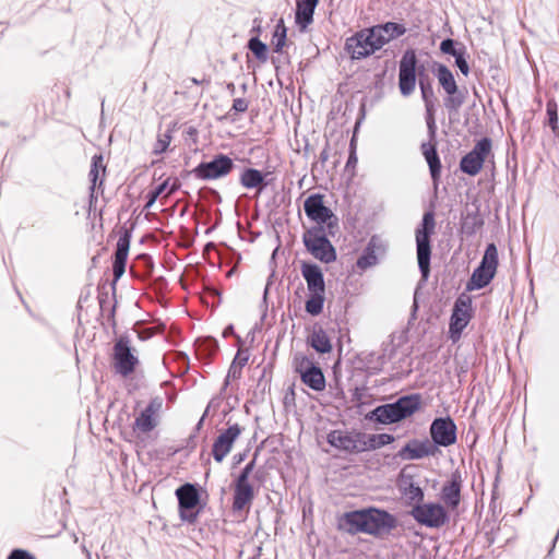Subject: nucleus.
I'll use <instances>...</instances> for the list:
<instances>
[{
  "label": "nucleus",
  "mask_w": 559,
  "mask_h": 559,
  "mask_svg": "<svg viewBox=\"0 0 559 559\" xmlns=\"http://www.w3.org/2000/svg\"><path fill=\"white\" fill-rule=\"evenodd\" d=\"M490 154L491 142L488 139L478 141L475 147L462 158L461 169L471 176L477 175Z\"/></svg>",
  "instance_id": "obj_11"
},
{
  "label": "nucleus",
  "mask_w": 559,
  "mask_h": 559,
  "mask_svg": "<svg viewBox=\"0 0 559 559\" xmlns=\"http://www.w3.org/2000/svg\"><path fill=\"white\" fill-rule=\"evenodd\" d=\"M433 441L439 445H450L456 440V427L449 418L436 419L430 428Z\"/></svg>",
  "instance_id": "obj_19"
},
{
  "label": "nucleus",
  "mask_w": 559,
  "mask_h": 559,
  "mask_svg": "<svg viewBox=\"0 0 559 559\" xmlns=\"http://www.w3.org/2000/svg\"><path fill=\"white\" fill-rule=\"evenodd\" d=\"M440 50L443 52V53H450L452 56H456L460 53V51H457L455 48H454V41L452 39H445L441 43L440 45Z\"/></svg>",
  "instance_id": "obj_45"
},
{
  "label": "nucleus",
  "mask_w": 559,
  "mask_h": 559,
  "mask_svg": "<svg viewBox=\"0 0 559 559\" xmlns=\"http://www.w3.org/2000/svg\"><path fill=\"white\" fill-rule=\"evenodd\" d=\"M393 441H394V437L389 433H379V435L362 433V442H364V447H366V451L382 448L386 444L392 443Z\"/></svg>",
  "instance_id": "obj_31"
},
{
  "label": "nucleus",
  "mask_w": 559,
  "mask_h": 559,
  "mask_svg": "<svg viewBox=\"0 0 559 559\" xmlns=\"http://www.w3.org/2000/svg\"><path fill=\"white\" fill-rule=\"evenodd\" d=\"M171 177H168L165 181L156 185L152 190L148 191L146 198V207H151L157 198L168 189V193L175 192V181L170 182Z\"/></svg>",
  "instance_id": "obj_33"
},
{
  "label": "nucleus",
  "mask_w": 559,
  "mask_h": 559,
  "mask_svg": "<svg viewBox=\"0 0 559 559\" xmlns=\"http://www.w3.org/2000/svg\"><path fill=\"white\" fill-rule=\"evenodd\" d=\"M252 469V463L248 464L243 469L242 474L239 476L236 483L235 488V497H234V507L238 510L243 509L248 506L253 499V489L248 481L249 474Z\"/></svg>",
  "instance_id": "obj_20"
},
{
  "label": "nucleus",
  "mask_w": 559,
  "mask_h": 559,
  "mask_svg": "<svg viewBox=\"0 0 559 559\" xmlns=\"http://www.w3.org/2000/svg\"><path fill=\"white\" fill-rule=\"evenodd\" d=\"M174 132H175V120L167 121L166 119H164L160 122L157 141L153 148L154 154H156V155L162 154L168 148V146L173 140Z\"/></svg>",
  "instance_id": "obj_26"
},
{
  "label": "nucleus",
  "mask_w": 559,
  "mask_h": 559,
  "mask_svg": "<svg viewBox=\"0 0 559 559\" xmlns=\"http://www.w3.org/2000/svg\"><path fill=\"white\" fill-rule=\"evenodd\" d=\"M412 515L417 522L430 527L442 525L447 519L443 507L438 503L417 504L413 508Z\"/></svg>",
  "instance_id": "obj_15"
},
{
  "label": "nucleus",
  "mask_w": 559,
  "mask_h": 559,
  "mask_svg": "<svg viewBox=\"0 0 559 559\" xmlns=\"http://www.w3.org/2000/svg\"><path fill=\"white\" fill-rule=\"evenodd\" d=\"M1 126L7 127L8 123L7 122H1Z\"/></svg>",
  "instance_id": "obj_54"
},
{
  "label": "nucleus",
  "mask_w": 559,
  "mask_h": 559,
  "mask_svg": "<svg viewBox=\"0 0 559 559\" xmlns=\"http://www.w3.org/2000/svg\"><path fill=\"white\" fill-rule=\"evenodd\" d=\"M324 302V293H311L310 298L306 302V310L310 314H319L322 311Z\"/></svg>",
  "instance_id": "obj_37"
},
{
  "label": "nucleus",
  "mask_w": 559,
  "mask_h": 559,
  "mask_svg": "<svg viewBox=\"0 0 559 559\" xmlns=\"http://www.w3.org/2000/svg\"><path fill=\"white\" fill-rule=\"evenodd\" d=\"M97 292H98L97 298H98V302H99V308H100V311L104 312L106 305L108 304V299H109V294L107 290V282L99 283L97 286Z\"/></svg>",
  "instance_id": "obj_41"
},
{
  "label": "nucleus",
  "mask_w": 559,
  "mask_h": 559,
  "mask_svg": "<svg viewBox=\"0 0 559 559\" xmlns=\"http://www.w3.org/2000/svg\"><path fill=\"white\" fill-rule=\"evenodd\" d=\"M420 404L418 395L405 396L395 403L377 407L371 417L384 425L397 423L413 415L420 407Z\"/></svg>",
  "instance_id": "obj_2"
},
{
  "label": "nucleus",
  "mask_w": 559,
  "mask_h": 559,
  "mask_svg": "<svg viewBox=\"0 0 559 559\" xmlns=\"http://www.w3.org/2000/svg\"><path fill=\"white\" fill-rule=\"evenodd\" d=\"M84 550L86 551L87 558L92 559L90 551H87L86 549H84Z\"/></svg>",
  "instance_id": "obj_52"
},
{
  "label": "nucleus",
  "mask_w": 559,
  "mask_h": 559,
  "mask_svg": "<svg viewBox=\"0 0 559 559\" xmlns=\"http://www.w3.org/2000/svg\"><path fill=\"white\" fill-rule=\"evenodd\" d=\"M159 397L152 399L148 404L140 412L133 423V430L142 433H148L157 426L156 414L162 408Z\"/></svg>",
  "instance_id": "obj_17"
},
{
  "label": "nucleus",
  "mask_w": 559,
  "mask_h": 559,
  "mask_svg": "<svg viewBox=\"0 0 559 559\" xmlns=\"http://www.w3.org/2000/svg\"><path fill=\"white\" fill-rule=\"evenodd\" d=\"M116 306H117V301L115 300L114 305L110 307L109 312H108V319L111 320L114 326L116 325V321H115Z\"/></svg>",
  "instance_id": "obj_48"
},
{
  "label": "nucleus",
  "mask_w": 559,
  "mask_h": 559,
  "mask_svg": "<svg viewBox=\"0 0 559 559\" xmlns=\"http://www.w3.org/2000/svg\"><path fill=\"white\" fill-rule=\"evenodd\" d=\"M304 242L311 254L325 263L332 262L336 258L335 250L331 242L317 230L310 229L304 236Z\"/></svg>",
  "instance_id": "obj_12"
},
{
  "label": "nucleus",
  "mask_w": 559,
  "mask_h": 559,
  "mask_svg": "<svg viewBox=\"0 0 559 559\" xmlns=\"http://www.w3.org/2000/svg\"><path fill=\"white\" fill-rule=\"evenodd\" d=\"M435 229V217L431 213H426L423 218L421 227L416 231L417 260L423 276L426 278L429 273L430 246L429 238Z\"/></svg>",
  "instance_id": "obj_6"
},
{
  "label": "nucleus",
  "mask_w": 559,
  "mask_h": 559,
  "mask_svg": "<svg viewBox=\"0 0 559 559\" xmlns=\"http://www.w3.org/2000/svg\"><path fill=\"white\" fill-rule=\"evenodd\" d=\"M241 183L246 188H257L263 182V175L255 169H247L240 178Z\"/></svg>",
  "instance_id": "obj_36"
},
{
  "label": "nucleus",
  "mask_w": 559,
  "mask_h": 559,
  "mask_svg": "<svg viewBox=\"0 0 559 559\" xmlns=\"http://www.w3.org/2000/svg\"><path fill=\"white\" fill-rule=\"evenodd\" d=\"M140 360L134 355L128 335H120L112 348L111 365L115 372L123 378L130 377L139 366Z\"/></svg>",
  "instance_id": "obj_3"
},
{
  "label": "nucleus",
  "mask_w": 559,
  "mask_h": 559,
  "mask_svg": "<svg viewBox=\"0 0 559 559\" xmlns=\"http://www.w3.org/2000/svg\"><path fill=\"white\" fill-rule=\"evenodd\" d=\"M131 238L132 228L127 227L126 225L121 226L118 233L115 252L111 257L112 281L110 283V288L114 298L116 297L117 283L126 273Z\"/></svg>",
  "instance_id": "obj_4"
},
{
  "label": "nucleus",
  "mask_w": 559,
  "mask_h": 559,
  "mask_svg": "<svg viewBox=\"0 0 559 559\" xmlns=\"http://www.w3.org/2000/svg\"><path fill=\"white\" fill-rule=\"evenodd\" d=\"M399 489L405 501L413 508L424 499V491L414 483L413 476L406 472H403L400 476Z\"/></svg>",
  "instance_id": "obj_22"
},
{
  "label": "nucleus",
  "mask_w": 559,
  "mask_h": 559,
  "mask_svg": "<svg viewBox=\"0 0 559 559\" xmlns=\"http://www.w3.org/2000/svg\"><path fill=\"white\" fill-rule=\"evenodd\" d=\"M304 210L307 217L320 226L332 227L336 222L333 212L325 205L320 194L309 195L305 200Z\"/></svg>",
  "instance_id": "obj_8"
},
{
  "label": "nucleus",
  "mask_w": 559,
  "mask_h": 559,
  "mask_svg": "<svg viewBox=\"0 0 559 559\" xmlns=\"http://www.w3.org/2000/svg\"><path fill=\"white\" fill-rule=\"evenodd\" d=\"M239 435V427L233 426L217 438L213 447V455L217 462H222L224 457L230 452L233 444Z\"/></svg>",
  "instance_id": "obj_23"
},
{
  "label": "nucleus",
  "mask_w": 559,
  "mask_h": 559,
  "mask_svg": "<svg viewBox=\"0 0 559 559\" xmlns=\"http://www.w3.org/2000/svg\"><path fill=\"white\" fill-rule=\"evenodd\" d=\"M249 49L252 51V53L260 60H266V52L267 48L266 45L263 44L258 38H251L249 40Z\"/></svg>",
  "instance_id": "obj_40"
},
{
  "label": "nucleus",
  "mask_w": 559,
  "mask_h": 559,
  "mask_svg": "<svg viewBox=\"0 0 559 559\" xmlns=\"http://www.w3.org/2000/svg\"><path fill=\"white\" fill-rule=\"evenodd\" d=\"M423 154L429 165L432 177L436 178L440 170V163L435 147L429 143L423 144Z\"/></svg>",
  "instance_id": "obj_34"
},
{
  "label": "nucleus",
  "mask_w": 559,
  "mask_h": 559,
  "mask_svg": "<svg viewBox=\"0 0 559 559\" xmlns=\"http://www.w3.org/2000/svg\"><path fill=\"white\" fill-rule=\"evenodd\" d=\"M91 296L90 289L82 290L78 300V308H81L84 302L88 300Z\"/></svg>",
  "instance_id": "obj_47"
},
{
  "label": "nucleus",
  "mask_w": 559,
  "mask_h": 559,
  "mask_svg": "<svg viewBox=\"0 0 559 559\" xmlns=\"http://www.w3.org/2000/svg\"><path fill=\"white\" fill-rule=\"evenodd\" d=\"M547 115L549 117L551 129L555 131L557 129L558 115L557 105L554 102H549L547 104Z\"/></svg>",
  "instance_id": "obj_44"
},
{
  "label": "nucleus",
  "mask_w": 559,
  "mask_h": 559,
  "mask_svg": "<svg viewBox=\"0 0 559 559\" xmlns=\"http://www.w3.org/2000/svg\"><path fill=\"white\" fill-rule=\"evenodd\" d=\"M436 75L440 85L448 94L453 95L456 93L457 86L454 76L445 66L439 64Z\"/></svg>",
  "instance_id": "obj_30"
},
{
  "label": "nucleus",
  "mask_w": 559,
  "mask_h": 559,
  "mask_svg": "<svg viewBox=\"0 0 559 559\" xmlns=\"http://www.w3.org/2000/svg\"><path fill=\"white\" fill-rule=\"evenodd\" d=\"M416 55L413 50L406 51L401 61L399 69V87L404 96H408L416 86Z\"/></svg>",
  "instance_id": "obj_14"
},
{
  "label": "nucleus",
  "mask_w": 559,
  "mask_h": 559,
  "mask_svg": "<svg viewBox=\"0 0 559 559\" xmlns=\"http://www.w3.org/2000/svg\"><path fill=\"white\" fill-rule=\"evenodd\" d=\"M296 371L300 374L302 382L316 391H322L325 388V378L321 369L306 356H296Z\"/></svg>",
  "instance_id": "obj_13"
},
{
  "label": "nucleus",
  "mask_w": 559,
  "mask_h": 559,
  "mask_svg": "<svg viewBox=\"0 0 559 559\" xmlns=\"http://www.w3.org/2000/svg\"><path fill=\"white\" fill-rule=\"evenodd\" d=\"M472 318V299L467 295H461L454 305L450 322V336L456 341Z\"/></svg>",
  "instance_id": "obj_10"
},
{
  "label": "nucleus",
  "mask_w": 559,
  "mask_h": 559,
  "mask_svg": "<svg viewBox=\"0 0 559 559\" xmlns=\"http://www.w3.org/2000/svg\"><path fill=\"white\" fill-rule=\"evenodd\" d=\"M156 284L159 289H163V288L167 287L168 282L166 281V278L164 276H158V277H156Z\"/></svg>",
  "instance_id": "obj_50"
},
{
  "label": "nucleus",
  "mask_w": 559,
  "mask_h": 559,
  "mask_svg": "<svg viewBox=\"0 0 559 559\" xmlns=\"http://www.w3.org/2000/svg\"><path fill=\"white\" fill-rule=\"evenodd\" d=\"M373 37L379 46V49L390 44L392 40L403 36L406 28L403 24L388 22L371 27Z\"/></svg>",
  "instance_id": "obj_21"
},
{
  "label": "nucleus",
  "mask_w": 559,
  "mask_h": 559,
  "mask_svg": "<svg viewBox=\"0 0 559 559\" xmlns=\"http://www.w3.org/2000/svg\"><path fill=\"white\" fill-rule=\"evenodd\" d=\"M341 526L353 534L383 536L395 528L396 519L385 510L367 508L346 513L341 520Z\"/></svg>",
  "instance_id": "obj_1"
},
{
  "label": "nucleus",
  "mask_w": 559,
  "mask_h": 559,
  "mask_svg": "<svg viewBox=\"0 0 559 559\" xmlns=\"http://www.w3.org/2000/svg\"><path fill=\"white\" fill-rule=\"evenodd\" d=\"M455 63L464 75L468 74L469 68L462 52L455 56Z\"/></svg>",
  "instance_id": "obj_46"
},
{
  "label": "nucleus",
  "mask_w": 559,
  "mask_h": 559,
  "mask_svg": "<svg viewBox=\"0 0 559 559\" xmlns=\"http://www.w3.org/2000/svg\"><path fill=\"white\" fill-rule=\"evenodd\" d=\"M498 266V250L493 243H490L484 253L479 266L473 272L466 288L476 290L487 286L493 278Z\"/></svg>",
  "instance_id": "obj_5"
},
{
  "label": "nucleus",
  "mask_w": 559,
  "mask_h": 559,
  "mask_svg": "<svg viewBox=\"0 0 559 559\" xmlns=\"http://www.w3.org/2000/svg\"><path fill=\"white\" fill-rule=\"evenodd\" d=\"M233 167V160L224 155L211 162L203 163L197 168L198 176L203 179H216L227 175Z\"/></svg>",
  "instance_id": "obj_18"
},
{
  "label": "nucleus",
  "mask_w": 559,
  "mask_h": 559,
  "mask_svg": "<svg viewBox=\"0 0 559 559\" xmlns=\"http://www.w3.org/2000/svg\"><path fill=\"white\" fill-rule=\"evenodd\" d=\"M318 0H299L297 3L296 22L305 28L312 22V15Z\"/></svg>",
  "instance_id": "obj_27"
},
{
  "label": "nucleus",
  "mask_w": 559,
  "mask_h": 559,
  "mask_svg": "<svg viewBox=\"0 0 559 559\" xmlns=\"http://www.w3.org/2000/svg\"><path fill=\"white\" fill-rule=\"evenodd\" d=\"M328 442L332 447L344 451H366V447H364L362 442V433L360 432L332 431L328 435Z\"/></svg>",
  "instance_id": "obj_16"
},
{
  "label": "nucleus",
  "mask_w": 559,
  "mask_h": 559,
  "mask_svg": "<svg viewBox=\"0 0 559 559\" xmlns=\"http://www.w3.org/2000/svg\"><path fill=\"white\" fill-rule=\"evenodd\" d=\"M189 134H190V135H193V134H194V130H192V129H191V130L189 131Z\"/></svg>",
  "instance_id": "obj_53"
},
{
  "label": "nucleus",
  "mask_w": 559,
  "mask_h": 559,
  "mask_svg": "<svg viewBox=\"0 0 559 559\" xmlns=\"http://www.w3.org/2000/svg\"><path fill=\"white\" fill-rule=\"evenodd\" d=\"M106 171V166L104 164L103 154H94L91 159V169L88 173V179L91 182L90 190H95L97 180L99 179V171Z\"/></svg>",
  "instance_id": "obj_32"
},
{
  "label": "nucleus",
  "mask_w": 559,
  "mask_h": 559,
  "mask_svg": "<svg viewBox=\"0 0 559 559\" xmlns=\"http://www.w3.org/2000/svg\"><path fill=\"white\" fill-rule=\"evenodd\" d=\"M96 203H97V197L95 195V190H90V198H88L90 209L92 206H95Z\"/></svg>",
  "instance_id": "obj_49"
},
{
  "label": "nucleus",
  "mask_w": 559,
  "mask_h": 559,
  "mask_svg": "<svg viewBox=\"0 0 559 559\" xmlns=\"http://www.w3.org/2000/svg\"><path fill=\"white\" fill-rule=\"evenodd\" d=\"M141 263L144 273H150L154 269L152 257L147 253H140L135 257L130 266V272H134L135 266Z\"/></svg>",
  "instance_id": "obj_38"
},
{
  "label": "nucleus",
  "mask_w": 559,
  "mask_h": 559,
  "mask_svg": "<svg viewBox=\"0 0 559 559\" xmlns=\"http://www.w3.org/2000/svg\"><path fill=\"white\" fill-rule=\"evenodd\" d=\"M235 108H236L237 110H243V109H245V105H243V103H242L241 100H237V102L235 103Z\"/></svg>",
  "instance_id": "obj_51"
},
{
  "label": "nucleus",
  "mask_w": 559,
  "mask_h": 559,
  "mask_svg": "<svg viewBox=\"0 0 559 559\" xmlns=\"http://www.w3.org/2000/svg\"><path fill=\"white\" fill-rule=\"evenodd\" d=\"M177 499L179 500L181 520L193 521L202 509L199 490L192 485H185L177 489Z\"/></svg>",
  "instance_id": "obj_9"
},
{
  "label": "nucleus",
  "mask_w": 559,
  "mask_h": 559,
  "mask_svg": "<svg viewBox=\"0 0 559 559\" xmlns=\"http://www.w3.org/2000/svg\"><path fill=\"white\" fill-rule=\"evenodd\" d=\"M345 49L349 57L355 60L365 59L380 50L371 27L364 28L348 37Z\"/></svg>",
  "instance_id": "obj_7"
},
{
  "label": "nucleus",
  "mask_w": 559,
  "mask_h": 559,
  "mask_svg": "<svg viewBox=\"0 0 559 559\" xmlns=\"http://www.w3.org/2000/svg\"><path fill=\"white\" fill-rule=\"evenodd\" d=\"M460 488H461V479L460 476L454 474L449 481L448 485H445L442 489V499L443 501L452 507L455 508L460 502Z\"/></svg>",
  "instance_id": "obj_28"
},
{
  "label": "nucleus",
  "mask_w": 559,
  "mask_h": 559,
  "mask_svg": "<svg viewBox=\"0 0 559 559\" xmlns=\"http://www.w3.org/2000/svg\"><path fill=\"white\" fill-rule=\"evenodd\" d=\"M175 455V448L173 445L160 444L150 451V456L153 461L157 462L162 467L166 465V463H171V459ZM174 468L173 464H170L169 469Z\"/></svg>",
  "instance_id": "obj_29"
},
{
  "label": "nucleus",
  "mask_w": 559,
  "mask_h": 559,
  "mask_svg": "<svg viewBox=\"0 0 559 559\" xmlns=\"http://www.w3.org/2000/svg\"><path fill=\"white\" fill-rule=\"evenodd\" d=\"M431 454V447L428 441L412 440L400 450L399 456L402 460H418Z\"/></svg>",
  "instance_id": "obj_25"
},
{
  "label": "nucleus",
  "mask_w": 559,
  "mask_h": 559,
  "mask_svg": "<svg viewBox=\"0 0 559 559\" xmlns=\"http://www.w3.org/2000/svg\"><path fill=\"white\" fill-rule=\"evenodd\" d=\"M376 262H377L376 255L372 252H370V253H367L358 259L357 266L361 270H365L369 266L374 265Z\"/></svg>",
  "instance_id": "obj_43"
},
{
  "label": "nucleus",
  "mask_w": 559,
  "mask_h": 559,
  "mask_svg": "<svg viewBox=\"0 0 559 559\" xmlns=\"http://www.w3.org/2000/svg\"><path fill=\"white\" fill-rule=\"evenodd\" d=\"M7 559H37L36 556L27 549L24 548H13Z\"/></svg>",
  "instance_id": "obj_42"
},
{
  "label": "nucleus",
  "mask_w": 559,
  "mask_h": 559,
  "mask_svg": "<svg viewBox=\"0 0 559 559\" xmlns=\"http://www.w3.org/2000/svg\"><path fill=\"white\" fill-rule=\"evenodd\" d=\"M301 273L307 282V287L310 293H324V280L323 274L319 266L314 264L304 263Z\"/></svg>",
  "instance_id": "obj_24"
},
{
  "label": "nucleus",
  "mask_w": 559,
  "mask_h": 559,
  "mask_svg": "<svg viewBox=\"0 0 559 559\" xmlns=\"http://www.w3.org/2000/svg\"><path fill=\"white\" fill-rule=\"evenodd\" d=\"M311 345L319 353H329L332 349L331 343L323 331H317L311 335Z\"/></svg>",
  "instance_id": "obj_35"
},
{
  "label": "nucleus",
  "mask_w": 559,
  "mask_h": 559,
  "mask_svg": "<svg viewBox=\"0 0 559 559\" xmlns=\"http://www.w3.org/2000/svg\"><path fill=\"white\" fill-rule=\"evenodd\" d=\"M286 39V27L283 23V21H280L278 24L275 27L274 34H273V45L275 46V49L278 51L283 48L285 45Z\"/></svg>",
  "instance_id": "obj_39"
}]
</instances>
